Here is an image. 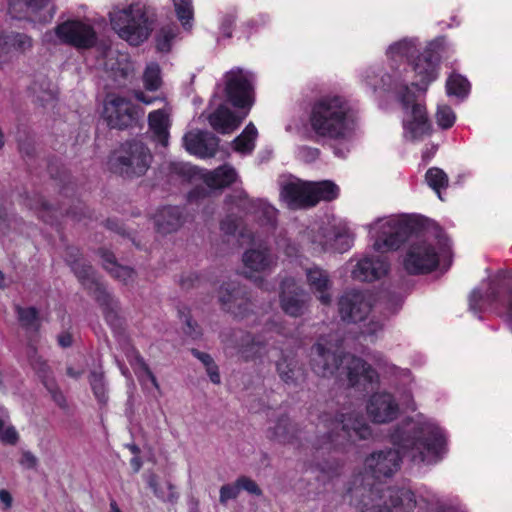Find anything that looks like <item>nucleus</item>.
<instances>
[{
  "label": "nucleus",
  "mask_w": 512,
  "mask_h": 512,
  "mask_svg": "<svg viewBox=\"0 0 512 512\" xmlns=\"http://www.w3.org/2000/svg\"><path fill=\"white\" fill-rule=\"evenodd\" d=\"M397 450L388 448L368 455L364 461L367 476H357L349 489L360 512H411L415 507L414 493L398 487H385L381 479L393 477L401 467Z\"/></svg>",
  "instance_id": "1"
},
{
  "label": "nucleus",
  "mask_w": 512,
  "mask_h": 512,
  "mask_svg": "<svg viewBox=\"0 0 512 512\" xmlns=\"http://www.w3.org/2000/svg\"><path fill=\"white\" fill-rule=\"evenodd\" d=\"M372 431L365 418L359 413L337 414L332 416L324 413L319 417L316 435L312 440L301 434V446L306 455L311 454L314 460L311 467L327 476L328 479L339 475L340 463L336 460L318 461L333 449L343 446L346 442H356L370 438Z\"/></svg>",
  "instance_id": "2"
},
{
  "label": "nucleus",
  "mask_w": 512,
  "mask_h": 512,
  "mask_svg": "<svg viewBox=\"0 0 512 512\" xmlns=\"http://www.w3.org/2000/svg\"><path fill=\"white\" fill-rule=\"evenodd\" d=\"M309 365L318 376L331 377L338 370L345 372L350 386L366 388L377 381V372L364 360L341 351V342L332 336H321L309 352Z\"/></svg>",
  "instance_id": "3"
},
{
  "label": "nucleus",
  "mask_w": 512,
  "mask_h": 512,
  "mask_svg": "<svg viewBox=\"0 0 512 512\" xmlns=\"http://www.w3.org/2000/svg\"><path fill=\"white\" fill-rule=\"evenodd\" d=\"M415 229L416 217L408 214L380 218L370 225V232L375 236L374 250L386 252L405 249L401 263L410 275L416 274V242L413 236Z\"/></svg>",
  "instance_id": "4"
},
{
  "label": "nucleus",
  "mask_w": 512,
  "mask_h": 512,
  "mask_svg": "<svg viewBox=\"0 0 512 512\" xmlns=\"http://www.w3.org/2000/svg\"><path fill=\"white\" fill-rule=\"evenodd\" d=\"M309 123L312 131L319 137L346 140L355 130L356 114L344 97L326 95L312 104Z\"/></svg>",
  "instance_id": "5"
},
{
  "label": "nucleus",
  "mask_w": 512,
  "mask_h": 512,
  "mask_svg": "<svg viewBox=\"0 0 512 512\" xmlns=\"http://www.w3.org/2000/svg\"><path fill=\"white\" fill-rule=\"evenodd\" d=\"M440 258L446 271L452 258L447 237L434 220L418 215V274L434 271L440 264Z\"/></svg>",
  "instance_id": "6"
},
{
  "label": "nucleus",
  "mask_w": 512,
  "mask_h": 512,
  "mask_svg": "<svg viewBox=\"0 0 512 512\" xmlns=\"http://www.w3.org/2000/svg\"><path fill=\"white\" fill-rule=\"evenodd\" d=\"M76 248H68L66 261L71 266L74 274L102 307L107 323L113 328L121 326L118 316L119 302L99 281L94 268L78 258Z\"/></svg>",
  "instance_id": "7"
},
{
  "label": "nucleus",
  "mask_w": 512,
  "mask_h": 512,
  "mask_svg": "<svg viewBox=\"0 0 512 512\" xmlns=\"http://www.w3.org/2000/svg\"><path fill=\"white\" fill-rule=\"evenodd\" d=\"M109 18L112 29L119 37L134 46L144 42L153 29V19L141 3L115 7L110 11Z\"/></svg>",
  "instance_id": "8"
},
{
  "label": "nucleus",
  "mask_w": 512,
  "mask_h": 512,
  "mask_svg": "<svg viewBox=\"0 0 512 512\" xmlns=\"http://www.w3.org/2000/svg\"><path fill=\"white\" fill-rule=\"evenodd\" d=\"M338 194L339 188L332 181L304 182L294 178L282 183L280 198L288 208L296 210L313 207L319 201H332Z\"/></svg>",
  "instance_id": "9"
},
{
  "label": "nucleus",
  "mask_w": 512,
  "mask_h": 512,
  "mask_svg": "<svg viewBox=\"0 0 512 512\" xmlns=\"http://www.w3.org/2000/svg\"><path fill=\"white\" fill-rule=\"evenodd\" d=\"M150 149L139 140L126 141L114 152L110 165L113 172L133 179L145 175L152 163Z\"/></svg>",
  "instance_id": "10"
},
{
  "label": "nucleus",
  "mask_w": 512,
  "mask_h": 512,
  "mask_svg": "<svg viewBox=\"0 0 512 512\" xmlns=\"http://www.w3.org/2000/svg\"><path fill=\"white\" fill-rule=\"evenodd\" d=\"M446 452V438L439 427L418 414V458L427 464L436 463Z\"/></svg>",
  "instance_id": "11"
},
{
  "label": "nucleus",
  "mask_w": 512,
  "mask_h": 512,
  "mask_svg": "<svg viewBox=\"0 0 512 512\" xmlns=\"http://www.w3.org/2000/svg\"><path fill=\"white\" fill-rule=\"evenodd\" d=\"M254 81L250 71L238 67L228 71L224 75L228 101L238 108H250L254 103Z\"/></svg>",
  "instance_id": "12"
},
{
  "label": "nucleus",
  "mask_w": 512,
  "mask_h": 512,
  "mask_svg": "<svg viewBox=\"0 0 512 512\" xmlns=\"http://www.w3.org/2000/svg\"><path fill=\"white\" fill-rule=\"evenodd\" d=\"M243 275L258 284L264 279L260 274L270 273L277 265V256L266 243H254L242 255Z\"/></svg>",
  "instance_id": "13"
},
{
  "label": "nucleus",
  "mask_w": 512,
  "mask_h": 512,
  "mask_svg": "<svg viewBox=\"0 0 512 512\" xmlns=\"http://www.w3.org/2000/svg\"><path fill=\"white\" fill-rule=\"evenodd\" d=\"M226 203L228 205L235 203L244 214H251L268 231L276 228L278 210L266 201L250 199L246 192L241 190L227 195Z\"/></svg>",
  "instance_id": "14"
},
{
  "label": "nucleus",
  "mask_w": 512,
  "mask_h": 512,
  "mask_svg": "<svg viewBox=\"0 0 512 512\" xmlns=\"http://www.w3.org/2000/svg\"><path fill=\"white\" fill-rule=\"evenodd\" d=\"M55 35L62 44L78 49H88L96 43V32L93 27L80 20H68L54 29Z\"/></svg>",
  "instance_id": "15"
},
{
  "label": "nucleus",
  "mask_w": 512,
  "mask_h": 512,
  "mask_svg": "<svg viewBox=\"0 0 512 512\" xmlns=\"http://www.w3.org/2000/svg\"><path fill=\"white\" fill-rule=\"evenodd\" d=\"M395 93L404 112L403 138L413 143L416 139V85L413 81H400Z\"/></svg>",
  "instance_id": "16"
},
{
  "label": "nucleus",
  "mask_w": 512,
  "mask_h": 512,
  "mask_svg": "<svg viewBox=\"0 0 512 512\" xmlns=\"http://www.w3.org/2000/svg\"><path fill=\"white\" fill-rule=\"evenodd\" d=\"M219 301L224 310L239 319L252 312V303L246 287L237 282L223 283L219 290Z\"/></svg>",
  "instance_id": "17"
},
{
  "label": "nucleus",
  "mask_w": 512,
  "mask_h": 512,
  "mask_svg": "<svg viewBox=\"0 0 512 512\" xmlns=\"http://www.w3.org/2000/svg\"><path fill=\"white\" fill-rule=\"evenodd\" d=\"M221 338L227 347L237 349L245 361L261 357L268 343V340L261 335H252L243 331L223 333Z\"/></svg>",
  "instance_id": "18"
},
{
  "label": "nucleus",
  "mask_w": 512,
  "mask_h": 512,
  "mask_svg": "<svg viewBox=\"0 0 512 512\" xmlns=\"http://www.w3.org/2000/svg\"><path fill=\"white\" fill-rule=\"evenodd\" d=\"M280 306L291 317H300L308 309L310 296L297 284L293 277H287L281 282Z\"/></svg>",
  "instance_id": "19"
},
{
  "label": "nucleus",
  "mask_w": 512,
  "mask_h": 512,
  "mask_svg": "<svg viewBox=\"0 0 512 512\" xmlns=\"http://www.w3.org/2000/svg\"><path fill=\"white\" fill-rule=\"evenodd\" d=\"M370 311V299L362 291H346L338 300V312L341 319L345 322H361L368 316Z\"/></svg>",
  "instance_id": "20"
},
{
  "label": "nucleus",
  "mask_w": 512,
  "mask_h": 512,
  "mask_svg": "<svg viewBox=\"0 0 512 512\" xmlns=\"http://www.w3.org/2000/svg\"><path fill=\"white\" fill-rule=\"evenodd\" d=\"M444 45L442 38L431 41L424 53L418 56V75L422 78L418 82V91L425 92L428 85L437 78V66L440 61V51Z\"/></svg>",
  "instance_id": "21"
},
{
  "label": "nucleus",
  "mask_w": 512,
  "mask_h": 512,
  "mask_svg": "<svg viewBox=\"0 0 512 512\" xmlns=\"http://www.w3.org/2000/svg\"><path fill=\"white\" fill-rule=\"evenodd\" d=\"M104 115L108 125L116 129H125L136 121L134 105L120 96H114L106 102Z\"/></svg>",
  "instance_id": "22"
},
{
  "label": "nucleus",
  "mask_w": 512,
  "mask_h": 512,
  "mask_svg": "<svg viewBox=\"0 0 512 512\" xmlns=\"http://www.w3.org/2000/svg\"><path fill=\"white\" fill-rule=\"evenodd\" d=\"M312 242L322 251L343 253L353 244V236L345 227H320L313 235Z\"/></svg>",
  "instance_id": "23"
},
{
  "label": "nucleus",
  "mask_w": 512,
  "mask_h": 512,
  "mask_svg": "<svg viewBox=\"0 0 512 512\" xmlns=\"http://www.w3.org/2000/svg\"><path fill=\"white\" fill-rule=\"evenodd\" d=\"M367 413L374 423L392 422L399 414V405L392 394L378 392L367 403Z\"/></svg>",
  "instance_id": "24"
},
{
  "label": "nucleus",
  "mask_w": 512,
  "mask_h": 512,
  "mask_svg": "<svg viewBox=\"0 0 512 512\" xmlns=\"http://www.w3.org/2000/svg\"><path fill=\"white\" fill-rule=\"evenodd\" d=\"M389 270L390 263L385 256H365L354 265L351 276L360 282H373L386 276Z\"/></svg>",
  "instance_id": "25"
},
{
  "label": "nucleus",
  "mask_w": 512,
  "mask_h": 512,
  "mask_svg": "<svg viewBox=\"0 0 512 512\" xmlns=\"http://www.w3.org/2000/svg\"><path fill=\"white\" fill-rule=\"evenodd\" d=\"M183 143L190 154L201 158H210L218 150L219 138L211 132L195 130L184 135Z\"/></svg>",
  "instance_id": "26"
},
{
  "label": "nucleus",
  "mask_w": 512,
  "mask_h": 512,
  "mask_svg": "<svg viewBox=\"0 0 512 512\" xmlns=\"http://www.w3.org/2000/svg\"><path fill=\"white\" fill-rule=\"evenodd\" d=\"M34 40L23 32L0 33V67L11 59V52L26 54L33 49Z\"/></svg>",
  "instance_id": "27"
},
{
  "label": "nucleus",
  "mask_w": 512,
  "mask_h": 512,
  "mask_svg": "<svg viewBox=\"0 0 512 512\" xmlns=\"http://www.w3.org/2000/svg\"><path fill=\"white\" fill-rule=\"evenodd\" d=\"M306 282L312 293H314L322 304H330L332 280L329 273L323 268L313 265L305 269Z\"/></svg>",
  "instance_id": "28"
},
{
  "label": "nucleus",
  "mask_w": 512,
  "mask_h": 512,
  "mask_svg": "<svg viewBox=\"0 0 512 512\" xmlns=\"http://www.w3.org/2000/svg\"><path fill=\"white\" fill-rule=\"evenodd\" d=\"M270 440L281 444H299L301 446V429L287 416H281L273 427L267 430Z\"/></svg>",
  "instance_id": "29"
},
{
  "label": "nucleus",
  "mask_w": 512,
  "mask_h": 512,
  "mask_svg": "<svg viewBox=\"0 0 512 512\" xmlns=\"http://www.w3.org/2000/svg\"><path fill=\"white\" fill-rule=\"evenodd\" d=\"M157 232L162 235L176 232L183 225V213L177 206H165L154 217Z\"/></svg>",
  "instance_id": "30"
},
{
  "label": "nucleus",
  "mask_w": 512,
  "mask_h": 512,
  "mask_svg": "<svg viewBox=\"0 0 512 512\" xmlns=\"http://www.w3.org/2000/svg\"><path fill=\"white\" fill-rule=\"evenodd\" d=\"M99 255L102 258L103 268L116 280L128 285L134 282L136 278V272L129 266L120 265L114 256V254L105 249L99 250Z\"/></svg>",
  "instance_id": "31"
},
{
  "label": "nucleus",
  "mask_w": 512,
  "mask_h": 512,
  "mask_svg": "<svg viewBox=\"0 0 512 512\" xmlns=\"http://www.w3.org/2000/svg\"><path fill=\"white\" fill-rule=\"evenodd\" d=\"M208 121L215 131L222 134L233 132L241 123V119H238L234 112L225 105H220L209 114Z\"/></svg>",
  "instance_id": "32"
},
{
  "label": "nucleus",
  "mask_w": 512,
  "mask_h": 512,
  "mask_svg": "<svg viewBox=\"0 0 512 512\" xmlns=\"http://www.w3.org/2000/svg\"><path fill=\"white\" fill-rule=\"evenodd\" d=\"M391 442L403 450L416 445V421L413 418L403 419L391 433Z\"/></svg>",
  "instance_id": "33"
},
{
  "label": "nucleus",
  "mask_w": 512,
  "mask_h": 512,
  "mask_svg": "<svg viewBox=\"0 0 512 512\" xmlns=\"http://www.w3.org/2000/svg\"><path fill=\"white\" fill-rule=\"evenodd\" d=\"M416 45L412 39H402L398 42L391 44L386 55L391 60H406L408 66L411 68V72L416 71Z\"/></svg>",
  "instance_id": "34"
},
{
  "label": "nucleus",
  "mask_w": 512,
  "mask_h": 512,
  "mask_svg": "<svg viewBox=\"0 0 512 512\" xmlns=\"http://www.w3.org/2000/svg\"><path fill=\"white\" fill-rule=\"evenodd\" d=\"M148 125L155 139L167 146L169 138V113L165 109L154 110L148 115Z\"/></svg>",
  "instance_id": "35"
},
{
  "label": "nucleus",
  "mask_w": 512,
  "mask_h": 512,
  "mask_svg": "<svg viewBox=\"0 0 512 512\" xmlns=\"http://www.w3.org/2000/svg\"><path fill=\"white\" fill-rule=\"evenodd\" d=\"M30 91L36 102L45 106L53 102L57 96V88L45 75H37L30 86Z\"/></svg>",
  "instance_id": "36"
},
{
  "label": "nucleus",
  "mask_w": 512,
  "mask_h": 512,
  "mask_svg": "<svg viewBox=\"0 0 512 512\" xmlns=\"http://www.w3.org/2000/svg\"><path fill=\"white\" fill-rule=\"evenodd\" d=\"M276 370L280 379L286 384H296L298 378L302 375L298 359L294 355L283 354L276 362Z\"/></svg>",
  "instance_id": "37"
},
{
  "label": "nucleus",
  "mask_w": 512,
  "mask_h": 512,
  "mask_svg": "<svg viewBox=\"0 0 512 512\" xmlns=\"http://www.w3.org/2000/svg\"><path fill=\"white\" fill-rule=\"evenodd\" d=\"M237 173L230 165L220 166L204 176L206 185L213 189L229 186L236 181Z\"/></svg>",
  "instance_id": "38"
},
{
  "label": "nucleus",
  "mask_w": 512,
  "mask_h": 512,
  "mask_svg": "<svg viewBox=\"0 0 512 512\" xmlns=\"http://www.w3.org/2000/svg\"><path fill=\"white\" fill-rule=\"evenodd\" d=\"M146 482L149 488L152 489L155 497L159 500L169 503L177 502L179 495L175 490V486L170 481H166L161 485L157 475L150 473L146 477Z\"/></svg>",
  "instance_id": "39"
},
{
  "label": "nucleus",
  "mask_w": 512,
  "mask_h": 512,
  "mask_svg": "<svg viewBox=\"0 0 512 512\" xmlns=\"http://www.w3.org/2000/svg\"><path fill=\"white\" fill-rule=\"evenodd\" d=\"M499 297V290L498 286L494 283V281H491L489 283V287L486 291V295L483 296L482 293L475 289L471 292L469 296V309L475 313L482 311V303L488 302L492 303L498 300Z\"/></svg>",
  "instance_id": "40"
},
{
  "label": "nucleus",
  "mask_w": 512,
  "mask_h": 512,
  "mask_svg": "<svg viewBox=\"0 0 512 512\" xmlns=\"http://www.w3.org/2000/svg\"><path fill=\"white\" fill-rule=\"evenodd\" d=\"M258 132L253 123H249L243 132L233 141L235 150L243 154H249L254 150Z\"/></svg>",
  "instance_id": "41"
},
{
  "label": "nucleus",
  "mask_w": 512,
  "mask_h": 512,
  "mask_svg": "<svg viewBox=\"0 0 512 512\" xmlns=\"http://www.w3.org/2000/svg\"><path fill=\"white\" fill-rule=\"evenodd\" d=\"M225 207L228 214L220 222V230L227 236H235L240 226V218L235 214V212H243L235 205V203L228 205L225 202Z\"/></svg>",
  "instance_id": "42"
},
{
  "label": "nucleus",
  "mask_w": 512,
  "mask_h": 512,
  "mask_svg": "<svg viewBox=\"0 0 512 512\" xmlns=\"http://www.w3.org/2000/svg\"><path fill=\"white\" fill-rule=\"evenodd\" d=\"M446 90L449 96L465 98L470 90V83L460 74L453 73L447 79Z\"/></svg>",
  "instance_id": "43"
},
{
  "label": "nucleus",
  "mask_w": 512,
  "mask_h": 512,
  "mask_svg": "<svg viewBox=\"0 0 512 512\" xmlns=\"http://www.w3.org/2000/svg\"><path fill=\"white\" fill-rule=\"evenodd\" d=\"M143 84L148 91H157L162 85L161 69L156 62L149 63L143 73Z\"/></svg>",
  "instance_id": "44"
},
{
  "label": "nucleus",
  "mask_w": 512,
  "mask_h": 512,
  "mask_svg": "<svg viewBox=\"0 0 512 512\" xmlns=\"http://www.w3.org/2000/svg\"><path fill=\"white\" fill-rule=\"evenodd\" d=\"M192 355L197 358L206 368V372L214 384H220V374L218 370V366L214 362L212 356L208 353L201 352L195 348L191 349Z\"/></svg>",
  "instance_id": "45"
},
{
  "label": "nucleus",
  "mask_w": 512,
  "mask_h": 512,
  "mask_svg": "<svg viewBox=\"0 0 512 512\" xmlns=\"http://www.w3.org/2000/svg\"><path fill=\"white\" fill-rule=\"evenodd\" d=\"M425 180L427 184L436 191L438 197L442 200L441 189L447 188L448 186V177L446 173L440 168H430L426 175Z\"/></svg>",
  "instance_id": "46"
},
{
  "label": "nucleus",
  "mask_w": 512,
  "mask_h": 512,
  "mask_svg": "<svg viewBox=\"0 0 512 512\" xmlns=\"http://www.w3.org/2000/svg\"><path fill=\"white\" fill-rule=\"evenodd\" d=\"M89 382L97 400L105 404L108 400L107 385L104 374L101 371H92L89 375Z\"/></svg>",
  "instance_id": "47"
},
{
  "label": "nucleus",
  "mask_w": 512,
  "mask_h": 512,
  "mask_svg": "<svg viewBox=\"0 0 512 512\" xmlns=\"http://www.w3.org/2000/svg\"><path fill=\"white\" fill-rule=\"evenodd\" d=\"M49 2L50 0H9V11L10 13H18L21 12L22 7L25 6L26 12L34 14L45 8Z\"/></svg>",
  "instance_id": "48"
},
{
  "label": "nucleus",
  "mask_w": 512,
  "mask_h": 512,
  "mask_svg": "<svg viewBox=\"0 0 512 512\" xmlns=\"http://www.w3.org/2000/svg\"><path fill=\"white\" fill-rule=\"evenodd\" d=\"M15 309L18 316V320L23 327H25L26 329L34 330L38 328V311L36 308H23L17 305Z\"/></svg>",
  "instance_id": "49"
},
{
  "label": "nucleus",
  "mask_w": 512,
  "mask_h": 512,
  "mask_svg": "<svg viewBox=\"0 0 512 512\" xmlns=\"http://www.w3.org/2000/svg\"><path fill=\"white\" fill-rule=\"evenodd\" d=\"M178 19L185 28L191 27L193 20L192 0H173Z\"/></svg>",
  "instance_id": "50"
},
{
  "label": "nucleus",
  "mask_w": 512,
  "mask_h": 512,
  "mask_svg": "<svg viewBox=\"0 0 512 512\" xmlns=\"http://www.w3.org/2000/svg\"><path fill=\"white\" fill-rule=\"evenodd\" d=\"M27 355L31 367L42 378V381L49 380V367L33 346L28 348Z\"/></svg>",
  "instance_id": "51"
},
{
  "label": "nucleus",
  "mask_w": 512,
  "mask_h": 512,
  "mask_svg": "<svg viewBox=\"0 0 512 512\" xmlns=\"http://www.w3.org/2000/svg\"><path fill=\"white\" fill-rule=\"evenodd\" d=\"M20 440V435L16 428L0 417V442L5 445L15 446Z\"/></svg>",
  "instance_id": "52"
},
{
  "label": "nucleus",
  "mask_w": 512,
  "mask_h": 512,
  "mask_svg": "<svg viewBox=\"0 0 512 512\" xmlns=\"http://www.w3.org/2000/svg\"><path fill=\"white\" fill-rule=\"evenodd\" d=\"M436 123L441 129L451 128L456 120V115L448 105H440L435 114Z\"/></svg>",
  "instance_id": "53"
},
{
  "label": "nucleus",
  "mask_w": 512,
  "mask_h": 512,
  "mask_svg": "<svg viewBox=\"0 0 512 512\" xmlns=\"http://www.w3.org/2000/svg\"><path fill=\"white\" fill-rule=\"evenodd\" d=\"M179 317L184 324L183 331L186 335L193 339L201 336V330L198 324L191 318L188 310H179Z\"/></svg>",
  "instance_id": "54"
},
{
  "label": "nucleus",
  "mask_w": 512,
  "mask_h": 512,
  "mask_svg": "<svg viewBox=\"0 0 512 512\" xmlns=\"http://www.w3.org/2000/svg\"><path fill=\"white\" fill-rule=\"evenodd\" d=\"M31 208L38 212L39 217L47 223H52L54 219V211L50 205L42 197H38L32 204Z\"/></svg>",
  "instance_id": "55"
},
{
  "label": "nucleus",
  "mask_w": 512,
  "mask_h": 512,
  "mask_svg": "<svg viewBox=\"0 0 512 512\" xmlns=\"http://www.w3.org/2000/svg\"><path fill=\"white\" fill-rule=\"evenodd\" d=\"M135 365H136V367H135L136 374L140 378L146 376L151 381L152 385L156 389H159V383H158L155 375L153 374V372L150 370V368L148 367V365L146 364V362L140 355H136Z\"/></svg>",
  "instance_id": "56"
},
{
  "label": "nucleus",
  "mask_w": 512,
  "mask_h": 512,
  "mask_svg": "<svg viewBox=\"0 0 512 512\" xmlns=\"http://www.w3.org/2000/svg\"><path fill=\"white\" fill-rule=\"evenodd\" d=\"M365 81L367 85L371 86L374 90L378 88H383L387 85L385 77L387 75H380V71L370 68L365 73Z\"/></svg>",
  "instance_id": "57"
},
{
  "label": "nucleus",
  "mask_w": 512,
  "mask_h": 512,
  "mask_svg": "<svg viewBox=\"0 0 512 512\" xmlns=\"http://www.w3.org/2000/svg\"><path fill=\"white\" fill-rule=\"evenodd\" d=\"M175 37V33L170 28L161 29L156 40V47L161 52H168L171 47V41Z\"/></svg>",
  "instance_id": "58"
},
{
  "label": "nucleus",
  "mask_w": 512,
  "mask_h": 512,
  "mask_svg": "<svg viewBox=\"0 0 512 512\" xmlns=\"http://www.w3.org/2000/svg\"><path fill=\"white\" fill-rule=\"evenodd\" d=\"M240 493L237 481L233 484H225L220 488L219 501L225 505L229 500L236 499Z\"/></svg>",
  "instance_id": "59"
},
{
  "label": "nucleus",
  "mask_w": 512,
  "mask_h": 512,
  "mask_svg": "<svg viewBox=\"0 0 512 512\" xmlns=\"http://www.w3.org/2000/svg\"><path fill=\"white\" fill-rule=\"evenodd\" d=\"M236 481H237L240 491L245 490L248 493L256 495V496L262 495V490L260 489L258 484L251 478L246 477V476H241V477L237 478Z\"/></svg>",
  "instance_id": "60"
},
{
  "label": "nucleus",
  "mask_w": 512,
  "mask_h": 512,
  "mask_svg": "<svg viewBox=\"0 0 512 512\" xmlns=\"http://www.w3.org/2000/svg\"><path fill=\"white\" fill-rule=\"evenodd\" d=\"M418 133L430 134L432 131V124L429 122L425 107L418 104Z\"/></svg>",
  "instance_id": "61"
},
{
  "label": "nucleus",
  "mask_w": 512,
  "mask_h": 512,
  "mask_svg": "<svg viewBox=\"0 0 512 512\" xmlns=\"http://www.w3.org/2000/svg\"><path fill=\"white\" fill-rule=\"evenodd\" d=\"M43 384L46 386V388L50 392L53 400L57 403V405H59L60 407H65V405H66L65 397H64L63 393L58 389L55 382L52 379H49V380H44Z\"/></svg>",
  "instance_id": "62"
},
{
  "label": "nucleus",
  "mask_w": 512,
  "mask_h": 512,
  "mask_svg": "<svg viewBox=\"0 0 512 512\" xmlns=\"http://www.w3.org/2000/svg\"><path fill=\"white\" fill-rule=\"evenodd\" d=\"M19 464L25 469L32 470L37 467L38 458L31 451L25 450L22 452Z\"/></svg>",
  "instance_id": "63"
},
{
  "label": "nucleus",
  "mask_w": 512,
  "mask_h": 512,
  "mask_svg": "<svg viewBox=\"0 0 512 512\" xmlns=\"http://www.w3.org/2000/svg\"><path fill=\"white\" fill-rule=\"evenodd\" d=\"M199 282V277L195 273H188L186 275H183L180 279V286L185 289L189 290L196 286V283Z\"/></svg>",
  "instance_id": "64"
}]
</instances>
